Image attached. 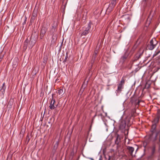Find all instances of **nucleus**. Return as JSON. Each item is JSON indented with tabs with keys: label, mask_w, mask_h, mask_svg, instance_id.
<instances>
[{
	"label": "nucleus",
	"mask_w": 160,
	"mask_h": 160,
	"mask_svg": "<svg viewBox=\"0 0 160 160\" xmlns=\"http://www.w3.org/2000/svg\"><path fill=\"white\" fill-rule=\"evenodd\" d=\"M160 52V50L156 52L155 54L154 55V56H156L158 55Z\"/></svg>",
	"instance_id": "b1692460"
},
{
	"label": "nucleus",
	"mask_w": 160,
	"mask_h": 160,
	"mask_svg": "<svg viewBox=\"0 0 160 160\" xmlns=\"http://www.w3.org/2000/svg\"><path fill=\"white\" fill-rule=\"evenodd\" d=\"M127 149L128 150L129 153L130 155H132V152L134 150V148L132 147L128 146L127 147Z\"/></svg>",
	"instance_id": "f8f14e48"
},
{
	"label": "nucleus",
	"mask_w": 160,
	"mask_h": 160,
	"mask_svg": "<svg viewBox=\"0 0 160 160\" xmlns=\"http://www.w3.org/2000/svg\"><path fill=\"white\" fill-rule=\"evenodd\" d=\"M126 123L125 121L123 119H121L120 120L119 128V129L122 130H124L125 128Z\"/></svg>",
	"instance_id": "423d86ee"
},
{
	"label": "nucleus",
	"mask_w": 160,
	"mask_h": 160,
	"mask_svg": "<svg viewBox=\"0 0 160 160\" xmlns=\"http://www.w3.org/2000/svg\"><path fill=\"white\" fill-rule=\"evenodd\" d=\"M157 116L160 118V109L158 110V115Z\"/></svg>",
	"instance_id": "412c9836"
},
{
	"label": "nucleus",
	"mask_w": 160,
	"mask_h": 160,
	"mask_svg": "<svg viewBox=\"0 0 160 160\" xmlns=\"http://www.w3.org/2000/svg\"><path fill=\"white\" fill-rule=\"evenodd\" d=\"M127 55L126 54H124L121 58V60L123 62L127 58Z\"/></svg>",
	"instance_id": "4468645a"
},
{
	"label": "nucleus",
	"mask_w": 160,
	"mask_h": 160,
	"mask_svg": "<svg viewBox=\"0 0 160 160\" xmlns=\"http://www.w3.org/2000/svg\"><path fill=\"white\" fill-rule=\"evenodd\" d=\"M117 3L115 1H112L111 3L109 4L108 8H107V10L109 11H111L112 10L113 8L115 6Z\"/></svg>",
	"instance_id": "0eeeda50"
},
{
	"label": "nucleus",
	"mask_w": 160,
	"mask_h": 160,
	"mask_svg": "<svg viewBox=\"0 0 160 160\" xmlns=\"http://www.w3.org/2000/svg\"><path fill=\"white\" fill-rule=\"evenodd\" d=\"M144 49H143L142 52L138 56V59L141 57V56H142L143 52H144Z\"/></svg>",
	"instance_id": "a211bd4d"
},
{
	"label": "nucleus",
	"mask_w": 160,
	"mask_h": 160,
	"mask_svg": "<svg viewBox=\"0 0 160 160\" xmlns=\"http://www.w3.org/2000/svg\"><path fill=\"white\" fill-rule=\"evenodd\" d=\"M27 18L26 17V16H25V20H24V22L23 23V25L26 24V21H27Z\"/></svg>",
	"instance_id": "4be33fe9"
},
{
	"label": "nucleus",
	"mask_w": 160,
	"mask_h": 160,
	"mask_svg": "<svg viewBox=\"0 0 160 160\" xmlns=\"http://www.w3.org/2000/svg\"><path fill=\"white\" fill-rule=\"evenodd\" d=\"M141 101L140 100H138V102H136V103L137 104H138V105H139L140 103V102H141Z\"/></svg>",
	"instance_id": "393cba45"
},
{
	"label": "nucleus",
	"mask_w": 160,
	"mask_h": 160,
	"mask_svg": "<svg viewBox=\"0 0 160 160\" xmlns=\"http://www.w3.org/2000/svg\"><path fill=\"white\" fill-rule=\"evenodd\" d=\"M55 27L52 26V31L54 32L55 31Z\"/></svg>",
	"instance_id": "5701e85b"
},
{
	"label": "nucleus",
	"mask_w": 160,
	"mask_h": 160,
	"mask_svg": "<svg viewBox=\"0 0 160 160\" xmlns=\"http://www.w3.org/2000/svg\"><path fill=\"white\" fill-rule=\"evenodd\" d=\"M157 43L155 38H153L150 41V44L148 45L147 47L149 49L152 50L155 48Z\"/></svg>",
	"instance_id": "7ed1b4c3"
},
{
	"label": "nucleus",
	"mask_w": 160,
	"mask_h": 160,
	"mask_svg": "<svg viewBox=\"0 0 160 160\" xmlns=\"http://www.w3.org/2000/svg\"><path fill=\"white\" fill-rule=\"evenodd\" d=\"M123 88V85L121 84H118L117 90H116V91L117 92V94H118V93L119 94L121 92L122 90V89Z\"/></svg>",
	"instance_id": "9b49d317"
},
{
	"label": "nucleus",
	"mask_w": 160,
	"mask_h": 160,
	"mask_svg": "<svg viewBox=\"0 0 160 160\" xmlns=\"http://www.w3.org/2000/svg\"><path fill=\"white\" fill-rule=\"evenodd\" d=\"M125 80L124 79V78L123 77H122V78L121 81L119 83V84H121L122 85H123L125 83Z\"/></svg>",
	"instance_id": "dca6fc26"
},
{
	"label": "nucleus",
	"mask_w": 160,
	"mask_h": 160,
	"mask_svg": "<svg viewBox=\"0 0 160 160\" xmlns=\"http://www.w3.org/2000/svg\"><path fill=\"white\" fill-rule=\"evenodd\" d=\"M110 159H111V156H109L108 160H110Z\"/></svg>",
	"instance_id": "cd10ccee"
},
{
	"label": "nucleus",
	"mask_w": 160,
	"mask_h": 160,
	"mask_svg": "<svg viewBox=\"0 0 160 160\" xmlns=\"http://www.w3.org/2000/svg\"><path fill=\"white\" fill-rule=\"evenodd\" d=\"M112 1H115V2H116V3H117L118 0H112Z\"/></svg>",
	"instance_id": "c85d7f7f"
},
{
	"label": "nucleus",
	"mask_w": 160,
	"mask_h": 160,
	"mask_svg": "<svg viewBox=\"0 0 160 160\" xmlns=\"http://www.w3.org/2000/svg\"><path fill=\"white\" fill-rule=\"evenodd\" d=\"M58 92L59 95H62L63 94V90L62 89L59 90L58 91Z\"/></svg>",
	"instance_id": "f3484780"
},
{
	"label": "nucleus",
	"mask_w": 160,
	"mask_h": 160,
	"mask_svg": "<svg viewBox=\"0 0 160 160\" xmlns=\"http://www.w3.org/2000/svg\"><path fill=\"white\" fill-rule=\"evenodd\" d=\"M98 52V49H96L95 50L93 54V55L92 57V63L94 62V61L95 60L96 58L97 57V54Z\"/></svg>",
	"instance_id": "1a4fd4ad"
},
{
	"label": "nucleus",
	"mask_w": 160,
	"mask_h": 160,
	"mask_svg": "<svg viewBox=\"0 0 160 160\" xmlns=\"http://www.w3.org/2000/svg\"><path fill=\"white\" fill-rule=\"evenodd\" d=\"M144 1H145V2H146L147 0H144Z\"/></svg>",
	"instance_id": "2f4dec72"
},
{
	"label": "nucleus",
	"mask_w": 160,
	"mask_h": 160,
	"mask_svg": "<svg viewBox=\"0 0 160 160\" xmlns=\"http://www.w3.org/2000/svg\"><path fill=\"white\" fill-rule=\"evenodd\" d=\"M99 160H102V157L101 156H100Z\"/></svg>",
	"instance_id": "bb28decb"
},
{
	"label": "nucleus",
	"mask_w": 160,
	"mask_h": 160,
	"mask_svg": "<svg viewBox=\"0 0 160 160\" xmlns=\"http://www.w3.org/2000/svg\"><path fill=\"white\" fill-rule=\"evenodd\" d=\"M91 159L92 160H94L93 159H92V158H91Z\"/></svg>",
	"instance_id": "473e14b6"
},
{
	"label": "nucleus",
	"mask_w": 160,
	"mask_h": 160,
	"mask_svg": "<svg viewBox=\"0 0 160 160\" xmlns=\"http://www.w3.org/2000/svg\"><path fill=\"white\" fill-rule=\"evenodd\" d=\"M156 148V145L154 144L151 148V154L152 156L155 153V149Z\"/></svg>",
	"instance_id": "9d476101"
},
{
	"label": "nucleus",
	"mask_w": 160,
	"mask_h": 160,
	"mask_svg": "<svg viewBox=\"0 0 160 160\" xmlns=\"http://www.w3.org/2000/svg\"><path fill=\"white\" fill-rule=\"evenodd\" d=\"M159 118L157 116L152 121V123L154 124H157L159 120Z\"/></svg>",
	"instance_id": "ddd939ff"
},
{
	"label": "nucleus",
	"mask_w": 160,
	"mask_h": 160,
	"mask_svg": "<svg viewBox=\"0 0 160 160\" xmlns=\"http://www.w3.org/2000/svg\"><path fill=\"white\" fill-rule=\"evenodd\" d=\"M91 159L92 160H94L93 159H92V158H91Z\"/></svg>",
	"instance_id": "72a5a7b5"
},
{
	"label": "nucleus",
	"mask_w": 160,
	"mask_h": 160,
	"mask_svg": "<svg viewBox=\"0 0 160 160\" xmlns=\"http://www.w3.org/2000/svg\"><path fill=\"white\" fill-rule=\"evenodd\" d=\"M156 127L157 125L152 123L151 129L152 133L150 135V138L153 141H155L157 139V136L159 134V142H160V129L159 132H156Z\"/></svg>",
	"instance_id": "f257e3e1"
},
{
	"label": "nucleus",
	"mask_w": 160,
	"mask_h": 160,
	"mask_svg": "<svg viewBox=\"0 0 160 160\" xmlns=\"http://www.w3.org/2000/svg\"><path fill=\"white\" fill-rule=\"evenodd\" d=\"M137 47V46L136 45H135L133 47V48H132V51L133 52L134 51V50L136 49V48Z\"/></svg>",
	"instance_id": "aec40b11"
},
{
	"label": "nucleus",
	"mask_w": 160,
	"mask_h": 160,
	"mask_svg": "<svg viewBox=\"0 0 160 160\" xmlns=\"http://www.w3.org/2000/svg\"><path fill=\"white\" fill-rule=\"evenodd\" d=\"M91 23L90 22H89L87 26H85L82 28V32L81 36L82 37L83 36H86L88 33L91 28Z\"/></svg>",
	"instance_id": "f03ea898"
},
{
	"label": "nucleus",
	"mask_w": 160,
	"mask_h": 160,
	"mask_svg": "<svg viewBox=\"0 0 160 160\" xmlns=\"http://www.w3.org/2000/svg\"><path fill=\"white\" fill-rule=\"evenodd\" d=\"M36 16V15L35 13H34V14L33 13L32 14V17L31 18L30 22H32L33 21H34Z\"/></svg>",
	"instance_id": "2eb2a0df"
},
{
	"label": "nucleus",
	"mask_w": 160,
	"mask_h": 160,
	"mask_svg": "<svg viewBox=\"0 0 160 160\" xmlns=\"http://www.w3.org/2000/svg\"><path fill=\"white\" fill-rule=\"evenodd\" d=\"M27 43H25L24 44V47L27 48Z\"/></svg>",
	"instance_id": "a878e982"
},
{
	"label": "nucleus",
	"mask_w": 160,
	"mask_h": 160,
	"mask_svg": "<svg viewBox=\"0 0 160 160\" xmlns=\"http://www.w3.org/2000/svg\"><path fill=\"white\" fill-rule=\"evenodd\" d=\"M68 58V55L67 54H66V56H65V58L64 60L63 61V62H66V61H67V59Z\"/></svg>",
	"instance_id": "6ab92c4d"
},
{
	"label": "nucleus",
	"mask_w": 160,
	"mask_h": 160,
	"mask_svg": "<svg viewBox=\"0 0 160 160\" xmlns=\"http://www.w3.org/2000/svg\"><path fill=\"white\" fill-rule=\"evenodd\" d=\"M48 28L46 27L43 26L42 27L40 34V38L41 39H42L43 38Z\"/></svg>",
	"instance_id": "39448f33"
},
{
	"label": "nucleus",
	"mask_w": 160,
	"mask_h": 160,
	"mask_svg": "<svg viewBox=\"0 0 160 160\" xmlns=\"http://www.w3.org/2000/svg\"><path fill=\"white\" fill-rule=\"evenodd\" d=\"M5 83H3L2 87L0 90V97L2 98H3L4 96L5 91L6 89V87L5 86Z\"/></svg>",
	"instance_id": "6e6552de"
},
{
	"label": "nucleus",
	"mask_w": 160,
	"mask_h": 160,
	"mask_svg": "<svg viewBox=\"0 0 160 160\" xmlns=\"http://www.w3.org/2000/svg\"><path fill=\"white\" fill-rule=\"evenodd\" d=\"M60 60L61 61V58H60Z\"/></svg>",
	"instance_id": "f704fd0d"
},
{
	"label": "nucleus",
	"mask_w": 160,
	"mask_h": 160,
	"mask_svg": "<svg viewBox=\"0 0 160 160\" xmlns=\"http://www.w3.org/2000/svg\"><path fill=\"white\" fill-rule=\"evenodd\" d=\"M52 1H53V2H54V1H55V0H52Z\"/></svg>",
	"instance_id": "7c9ffc66"
},
{
	"label": "nucleus",
	"mask_w": 160,
	"mask_h": 160,
	"mask_svg": "<svg viewBox=\"0 0 160 160\" xmlns=\"http://www.w3.org/2000/svg\"><path fill=\"white\" fill-rule=\"evenodd\" d=\"M158 160H159V159H158Z\"/></svg>",
	"instance_id": "c9c22d12"
},
{
	"label": "nucleus",
	"mask_w": 160,
	"mask_h": 160,
	"mask_svg": "<svg viewBox=\"0 0 160 160\" xmlns=\"http://www.w3.org/2000/svg\"><path fill=\"white\" fill-rule=\"evenodd\" d=\"M53 94L52 95V99L50 102V104L49 106V108L51 110L54 109L57 107V105H55V103L56 102L55 99H54L53 97Z\"/></svg>",
	"instance_id": "20e7f679"
},
{
	"label": "nucleus",
	"mask_w": 160,
	"mask_h": 160,
	"mask_svg": "<svg viewBox=\"0 0 160 160\" xmlns=\"http://www.w3.org/2000/svg\"><path fill=\"white\" fill-rule=\"evenodd\" d=\"M2 21L1 20H0V26L2 24Z\"/></svg>",
	"instance_id": "c756f323"
}]
</instances>
